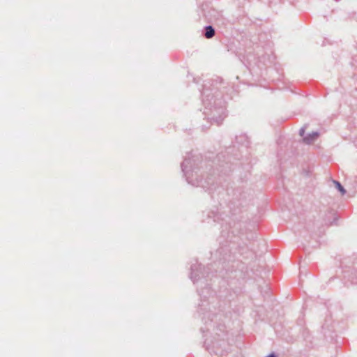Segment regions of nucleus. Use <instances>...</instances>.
I'll return each mask as SVG.
<instances>
[{"mask_svg":"<svg viewBox=\"0 0 357 357\" xmlns=\"http://www.w3.org/2000/svg\"><path fill=\"white\" fill-rule=\"evenodd\" d=\"M319 137L318 132H312L308 136L304 137L303 140L307 144L312 143Z\"/></svg>","mask_w":357,"mask_h":357,"instance_id":"obj_1","label":"nucleus"},{"mask_svg":"<svg viewBox=\"0 0 357 357\" xmlns=\"http://www.w3.org/2000/svg\"><path fill=\"white\" fill-rule=\"evenodd\" d=\"M214 34H215L214 29L212 28V26H208L206 28V31L205 33V36L207 38H212L214 36Z\"/></svg>","mask_w":357,"mask_h":357,"instance_id":"obj_2","label":"nucleus"},{"mask_svg":"<svg viewBox=\"0 0 357 357\" xmlns=\"http://www.w3.org/2000/svg\"><path fill=\"white\" fill-rule=\"evenodd\" d=\"M335 186L340 191L341 194L343 195L345 194L346 190L341 185V184L338 181H334Z\"/></svg>","mask_w":357,"mask_h":357,"instance_id":"obj_3","label":"nucleus"},{"mask_svg":"<svg viewBox=\"0 0 357 357\" xmlns=\"http://www.w3.org/2000/svg\"><path fill=\"white\" fill-rule=\"evenodd\" d=\"M304 132H305L304 129H303H303H301V131H300V134H301V135H303L304 134Z\"/></svg>","mask_w":357,"mask_h":357,"instance_id":"obj_4","label":"nucleus"},{"mask_svg":"<svg viewBox=\"0 0 357 357\" xmlns=\"http://www.w3.org/2000/svg\"><path fill=\"white\" fill-rule=\"evenodd\" d=\"M268 357H275L273 354H270Z\"/></svg>","mask_w":357,"mask_h":357,"instance_id":"obj_5","label":"nucleus"}]
</instances>
